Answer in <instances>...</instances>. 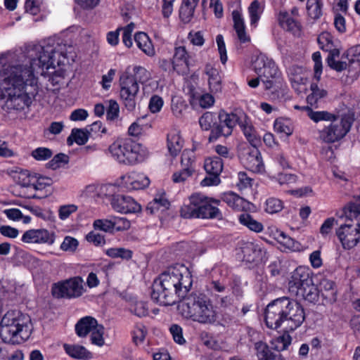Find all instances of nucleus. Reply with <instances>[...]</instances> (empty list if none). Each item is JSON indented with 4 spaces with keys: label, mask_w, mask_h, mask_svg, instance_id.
<instances>
[{
    "label": "nucleus",
    "mask_w": 360,
    "mask_h": 360,
    "mask_svg": "<svg viewBox=\"0 0 360 360\" xmlns=\"http://www.w3.org/2000/svg\"><path fill=\"white\" fill-rule=\"evenodd\" d=\"M243 255V260L252 263L258 261L262 257V248L257 244L248 242L241 248Z\"/></svg>",
    "instance_id": "28"
},
{
    "label": "nucleus",
    "mask_w": 360,
    "mask_h": 360,
    "mask_svg": "<svg viewBox=\"0 0 360 360\" xmlns=\"http://www.w3.org/2000/svg\"><path fill=\"white\" fill-rule=\"evenodd\" d=\"M217 118L221 123H224V128L221 127L214 133L222 134L223 136H229L232 134L233 128L238 124L239 126L242 123L243 119H246V114L243 111H234L228 113L224 110H220Z\"/></svg>",
    "instance_id": "14"
},
{
    "label": "nucleus",
    "mask_w": 360,
    "mask_h": 360,
    "mask_svg": "<svg viewBox=\"0 0 360 360\" xmlns=\"http://www.w3.org/2000/svg\"><path fill=\"white\" fill-rule=\"evenodd\" d=\"M286 332L293 331L300 327L305 319L302 306L297 301L284 297Z\"/></svg>",
    "instance_id": "10"
},
{
    "label": "nucleus",
    "mask_w": 360,
    "mask_h": 360,
    "mask_svg": "<svg viewBox=\"0 0 360 360\" xmlns=\"http://www.w3.org/2000/svg\"><path fill=\"white\" fill-rule=\"evenodd\" d=\"M303 70L301 67L291 66L288 68V74L294 89H298V86L304 84L306 79L302 75Z\"/></svg>",
    "instance_id": "41"
},
{
    "label": "nucleus",
    "mask_w": 360,
    "mask_h": 360,
    "mask_svg": "<svg viewBox=\"0 0 360 360\" xmlns=\"http://www.w3.org/2000/svg\"><path fill=\"white\" fill-rule=\"evenodd\" d=\"M68 32L65 30L45 38L43 43L46 45H66L67 41L65 40V37H67Z\"/></svg>",
    "instance_id": "51"
},
{
    "label": "nucleus",
    "mask_w": 360,
    "mask_h": 360,
    "mask_svg": "<svg viewBox=\"0 0 360 360\" xmlns=\"http://www.w3.org/2000/svg\"><path fill=\"white\" fill-rule=\"evenodd\" d=\"M188 55L185 49V46H176L172 59V69L178 73L181 70L178 68L182 66L184 68L188 67Z\"/></svg>",
    "instance_id": "31"
},
{
    "label": "nucleus",
    "mask_w": 360,
    "mask_h": 360,
    "mask_svg": "<svg viewBox=\"0 0 360 360\" xmlns=\"http://www.w3.org/2000/svg\"><path fill=\"white\" fill-rule=\"evenodd\" d=\"M264 9V3L258 0H254L250 4L248 11L250 18V25L255 28Z\"/></svg>",
    "instance_id": "34"
},
{
    "label": "nucleus",
    "mask_w": 360,
    "mask_h": 360,
    "mask_svg": "<svg viewBox=\"0 0 360 360\" xmlns=\"http://www.w3.org/2000/svg\"><path fill=\"white\" fill-rule=\"evenodd\" d=\"M255 349L259 360H284L281 354L273 353L264 342H256L255 344Z\"/></svg>",
    "instance_id": "35"
},
{
    "label": "nucleus",
    "mask_w": 360,
    "mask_h": 360,
    "mask_svg": "<svg viewBox=\"0 0 360 360\" xmlns=\"http://www.w3.org/2000/svg\"><path fill=\"white\" fill-rule=\"evenodd\" d=\"M89 134V131H84L83 129H77L75 128L72 130L70 136L68 138L67 142L69 145H71L72 143V139H74V141L79 145H84L85 144L89 139L88 134Z\"/></svg>",
    "instance_id": "43"
},
{
    "label": "nucleus",
    "mask_w": 360,
    "mask_h": 360,
    "mask_svg": "<svg viewBox=\"0 0 360 360\" xmlns=\"http://www.w3.org/2000/svg\"><path fill=\"white\" fill-rule=\"evenodd\" d=\"M338 217L345 218V223L337 229L336 235L343 248L350 250L360 241V198L349 203Z\"/></svg>",
    "instance_id": "3"
},
{
    "label": "nucleus",
    "mask_w": 360,
    "mask_h": 360,
    "mask_svg": "<svg viewBox=\"0 0 360 360\" xmlns=\"http://www.w3.org/2000/svg\"><path fill=\"white\" fill-rule=\"evenodd\" d=\"M97 321L91 316H85L79 319L75 325V331L80 338L86 337L97 326Z\"/></svg>",
    "instance_id": "29"
},
{
    "label": "nucleus",
    "mask_w": 360,
    "mask_h": 360,
    "mask_svg": "<svg viewBox=\"0 0 360 360\" xmlns=\"http://www.w3.org/2000/svg\"><path fill=\"white\" fill-rule=\"evenodd\" d=\"M40 48V50H38L39 52L38 59L41 63L42 65L49 66L54 63L53 57L54 52L51 49V51L45 50V47L49 48L50 46H38Z\"/></svg>",
    "instance_id": "48"
},
{
    "label": "nucleus",
    "mask_w": 360,
    "mask_h": 360,
    "mask_svg": "<svg viewBox=\"0 0 360 360\" xmlns=\"http://www.w3.org/2000/svg\"><path fill=\"white\" fill-rule=\"evenodd\" d=\"M192 285H172L158 291L159 297L151 296L156 303L163 306L179 302L178 309L183 316L202 324H211L216 321V312L210 300L202 294H188Z\"/></svg>",
    "instance_id": "1"
},
{
    "label": "nucleus",
    "mask_w": 360,
    "mask_h": 360,
    "mask_svg": "<svg viewBox=\"0 0 360 360\" xmlns=\"http://www.w3.org/2000/svg\"><path fill=\"white\" fill-rule=\"evenodd\" d=\"M114 229L117 231L127 230L130 228V221L124 217H112Z\"/></svg>",
    "instance_id": "63"
},
{
    "label": "nucleus",
    "mask_w": 360,
    "mask_h": 360,
    "mask_svg": "<svg viewBox=\"0 0 360 360\" xmlns=\"http://www.w3.org/2000/svg\"><path fill=\"white\" fill-rule=\"evenodd\" d=\"M194 172V169L182 168L172 175V180L174 183H183L190 177Z\"/></svg>",
    "instance_id": "58"
},
{
    "label": "nucleus",
    "mask_w": 360,
    "mask_h": 360,
    "mask_svg": "<svg viewBox=\"0 0 360 360\" xmlns=\"http://www.w3.org/2000/svg\"><path fill=\"white\" fill-rule=\"evenodd\" d=\"M120 96L127 109L132 111L136 105V97L139 90V84L129 75L120 77Z\"/></svg>",
    "instance_id": "11"
},
{
    "label": "nucleus",
    "mask_w": 360,
    "mask_h": 360,
    "mask_svg": "<svg viewBox=\"0 0 360 360\" xmlns=\"http://www.w3.org/2000/svg\"><path fill=\"white\" fill-rule=\"evenodd\" d=\"M240 127L251 146H257L260 143V139L247 115L246 119H243L240 124Z\"/></svg>",
    "instance_id": "30"
},
{
    "label": "nucleus",
    "mask_w": 360,
    "mask_h": 360,
    "mask_svg": "<svg viewBox=\"0 0 360 360\" xmlns=\"http://www.w3.org/2000/svg\"><path fill=\"white\" fill-rule=\"evenodd\" d=\"M200 198V193H194L191 195L188 202L181 207V217L185 219L198 218Z\"/></svg>",
    "instance_id": "22"
},
{
    "label": "nucleus",
    "mask_w": 360,
    "mask_h": 360,
    "mask_svg": "<svg viewBox=\"0 0 360 360\" xmlns=\"http://www.w3.org/2000/svg\"><path fill=\"white\" fill-rule=\"evenodd\" d=\"M184 141L178 133L172 132L167 135V148L171 155L175 157L181 150Z\"/></svg>",
    "instance_id": "37"
},
{
    "label": "nucleus",
    "mask_w": 360,
    "mask_h": 360,
    "mask_svg": "<svg viewBox=\"0 0 360 360\" xmlns=\"http://www.w3.org/2000/svg\"><path fill=\"white\" fill-rule=\"evenodd\" d=\"M252 65L256 73L266 79L277 77L279 74L278 68L274 61L263 53L257 55L252 61Z\"/></svg>",
    "instance_id": "15"
},
{
    "label": "nucleus",
    "mask_w": 360,
    "mask_h": 360,
    "mask_svg": "<svg viewBox=\"0 0 360 360\" xmlns=\"http://www.w3.org/2000/svg\"><path fill=\"white\" fill-rule=\"evenodd\" d=\"M105 253L112 258L120 257L124 259H129L132 257V251L123 248H109L105 251Z\"/></svg>",
    "instance_id": "49"
},
{
    "label": "nucleus",
    "mask_w": 360,
    "mask_h": 360,
    "mask_svg": "<svg viewBox=\"0 0 360 360\" xmlns=\"http://www.w3.org/2000/svg\"><path fill=\"white\" fill-rule=\"evenodd\" d=\"M205 73L208 77V84L211 92L217 93L221 91V78L217 69L207 64L205 68Z\"/></svg>",
    "instance_id": "27"
},
{
    "label": "nucleus",
    "mask_w": 360,
    "mask_h": 360,
    "mask_svg": "<svg viewBox=\"0 0 360 360\" xmlns=\"http://www.w3.org/2000/svg\"><path fill=\"white\" fill-rule=\"evenodd\" d=\"M283 208V202L276 198H269L266 200L264 210L269 214H275L281 211Z\"/></svg>",
    "instance_id": "47"
},
{
    "label": "nucleus",
    "mask_w": 360,
    "mask_h": 360,
    "mask_svg": "<svg viewBox=\"0 0 360 360\" xmlns=\"http://www.w3.org/2000/svg\"><path fill=\"white\" fill-rule=\"evenodd\" d=\"M134 75H130L134 78L136 82L143 84L149 80L150 77V72L144 68L137 66L134 68Z\"/></svg>",
    "instance_id": "52"
},
{
    "label": "nucleus",
    "mask_w": 360,
    "mask_h": 360,
    "mask_svg": "<svg viewBox=\"0 0 360 360\" xmlns=\"http://www.w3.org/2000/svg\"><path fill=\"white\" fill-rule=\"evenodd\" d=\"M79 245L78 240L71 236H65L60 245V249L65 252H75Z\"/></svg>",
    "instance_id": "55"
},
{
    "label": "nucleus",
    "mask_w": 360,
    "mask_h": 360,
    "mask_svg": "<svg viewBox=\"0 0 360 360\" xmlns=\"http://www.w3.org/2000/svg\"><path fill=\"white\" fill-rule=\"evenodd\" d=\"M312 59L314 62V79L319 82L321 79V75L322 73V62H321V56L320 52L317 51L313 53Z\"/></svg>",
    "instance_id": "60"
},
{
    "label": "nucleus",
    "mask_w": 360,
    "mask_h": 360,
    "mask_svg": "<svg viewBox=\"0 0 360 360\" xmlns=\"http://www.w3.org/2000/svg\"><path fill=\"white\" fill-rule=\"evenodd\" d=\"M297 296L302 297L311 303H315L319 300V290L311 281L310 284L301 290Z\"/></svg>",
    "instance_id": "39"
},
{
    "label": "nucleus",
    "mask_w": 360,
    "mask_h": 360,
    "mask_svg": "<svg viewBox=\"0 0 360 360\" xmlns=\"http://www.w3.org/2000/svg\"><path fill=\"white\" fill-rule=\"evenodd\" d=\"M36 94V79L30 68H13L1 84L0 104L8 113L16 112L30 106Z\"/></svg>",
    "instance_id": "2"
},
{
    "label": "nucleus",
    "mask_w": 360,
    "mask_h": 360,
    "mask_svg": "<svg viewBox=\"0 0 360 360\" xmlns=\"http://www.w3.org/2000/svg\"><path fill=\"white\" fill-rule=\"evenodd\" d=\"M264 320L268 328L277 329L283 326L286 332L284 297L273 300L266 306Z\"/></svg>",
    "instance_id": "8"
},
{
    "label": "nucleus",
    "mask_w": 360,
    "mask_h": 360,
    "mask_svg": "<svg viewBox=\"0 0 360 360\" xmlns=\"http://www.w3.org/2000/svg\"><path fill=\"white\" fill-rule=\"evenodd\" d=\"M313 281L310 270L305 266H298L290 275L288 281V290L292 295H297L299 292Z\"/></svg>",
    "instance_id": "13"
},
{
    "label": "nucleus",
    "mask_w": 360,
    "mask_h": 360,
    "mask_svg": "<svg viewBox=\"0 0 360 360\" xmlns=\"http://www.w3.org/2000/svg\"><path fill=\"white\" fill-rule=\"evenodd\" d=\"M340 50L338 49L330 50L326 58L328 65L337 72H342L348 68V71L350 72L354 68L356 70V76H358L360 72V60L349 59L347 64V61L343 60L345 54L340 57Z\"/></svg>",
    "instance_id": "12"
},
{
    "label": "nucleus",
    "mask_w": 360,
    "mask_h": 360,
    "mask_svg": "<svg viewBox=\"0 0 360 360\" xmlns=\"http://www.w3.org/2000/svg\"><path fill=\"white\" fill-rule=\"evenodd\" d=\"M22 240L25 243L52 245L55 240V236L53 233H49L46 229H31L24 233Z\"/></svg>",
    "instance_id": "20"
},
{
    "label": "nucleus",
    "mask_w": 360,
    "mask_h": 360,
    "mask_svg": "<svg viewBox=\"0 0 360 360\" xmlns=\"http://www.w3.org/2000/svg\"><path fill=\"white\" fill-rule=\"evenodd\" d=\"M192 283L193 281L189 273L186 272V275H184L179 269L169 268L153 281L151 296H157L158 297L159 292L158 291H164L165 288L172 285H183L184 287H186L192 285Z\"/></svg>",
    "instance_id": "6"
},
{
    "label": "nucleus",
    "mask_w": 360,
    "mask_h": 360,
    "mask_svg": "<svg viewBox=\"0 0 360 360\" xmlns=\"http://www.w3.org/2000/svg\"><path fill=\"white\" fill-rule=\"evenodd\" d=\"M33 184L30 188L34 191H42L46 186H50L53 184V181L51 178L46 176H39L35 174L34 177Z\"/></svg>",
    "instance_id": "50"
},
{
    "label": "nucleus",
    "mask_w": 360,
    "mask_h": 360,
    "mask_svg": "<svg viewBox=\"0 0 360 360\" xmlns=\"http://www.w3.org/2000/svg\"><path fill=\"white\" fill-rule=\"evenodd\" d=\"M94 227L96 230H101L105 232H112L114 230L112 219H96L94 222Z\"/></svg>",
    "instance_id": "56"
},
{
    "label": "nucleus",
    "mask_w": 360,
    "mask_h": 360,
    "mask_svg": "<svg viewBox=\"0 0 360 360\" xmlns=\"http://www.w3.org/2000/svg\"><path fill=\"white\" fill-rule=\"evenodd\" d=\"M68 161L69 157L67 155L58 153L47 163V167L52 169H56L60 167L61 164H67Z\"/></svg>",
    "instance_id": "53"
},
{
    "label": "nucleus",
    "mask_w": 360,
    "mask_h": 360,
    "mask_svg": "<svg viewBox=\"0 0 360 360\" xmlns=\"http://www.w3.org/2000/svg\"><path fill=\"white\" fill-rule=\"evenodd\" d=\"M163 105V100L162 98L157 95L153 96L149 101L148 108L151 112L155 113L162 109Z\"/></svg>",
    "instance_id": "64"
},
{
    "label": "nucleus",
    "mask_w": 360,
    "mask_h": 360,
    "mask_svg": "<svg viewBox=\"0 0 360 360\" xmlns=\"http://www.w3.org/2000/svg\"><path fill=\"white\" fill-rule=\"evenodd\" d=\"M310 89L311 93L307 98V103L311 106L317 108L319 101L327 96V91L320 89L316 83H312Z\"/></svg>",
    "instance_id": "40"
},
{
    "label": "nucleus",
    "mask_w": 360,
    "mask_h": 360,
    "mask_svg": "<svg viewBox=\"0 0 360 360\" xmlns=\"http://www.w3.org/2000/svg\"><path fill=\"white\" fill-rule=\"evenodd\" d=\"M65 352L71 357L79 359H89L91 354L84 347L78 345L64 344Z\"/></svg>",
    "instance_id": "36"
},
{
    "label": "nucleus",
    "mask_w": 360,
    "mask_h": 360,
    "mask_svg": "<svg viewBox=\"0 0 360 360\" xmlns=\"http://www.w3.org/2000/svg\"><path fill=\"white\" fill-rule=\"evenodd\" d=\"M35 176V173H31L28 170H20L17 174L16 181L17 183L24 188H30L32 184H33L34 177Z\"/></svg>",
    "instance_id": "45"
},
{
    "label": "nucleus",
    "mask_w": 360,
    "mask_h": 360,
    "mask_svg": "<svg viewBox=\"0 0 360 360\" xmlns=\"http://www.w3.org/2000/svg\"><path fill=\"white\" fill-rule=\"evenodd\" d=\"M130 311L139 317L146 316L148 314V308L144 302H136L130 308Z\"/></svg>",
    "instance_id": "59"
},
{
    "label": "nucleus",
    "mask_w": 360,
    "mask_h": 360,
    "mask_svg": "<svg viewBox=\"0 0 360 360\" xmlns=\"http://www.w3.org/2000/svg\"><path fill=\"white\" fill-rule=\"evenodd\" d=\"M291 343V337L288 334L285 333L281 336H279L273 343L274 345V348L277 351H283L287 349V347Z\"/></svg>",
    "instance_id": "57"
},
{
    "label": "nucleus",
    "mask_w": 360,
    "mask_h": 360,
    "mask_svg": "<svg viewBox=\"0 0 360 360\" xmlns=\"http://www.w3.org/2000/svg\"><path fill=\"white\" fill-rule=\"evenodd\" d=\"M112 208L121 213H136L141 211V205L131 197L124 195H115L111 200Z\"/></svg>",
    "instance_id": "18"
},
{
    "label": "nucleus",
    "mask_w": 360,
    "mask_h": 360,
    "mask_svg": "<svg viewBox=\"0 0 360 360\" xmlns=\"http://www.w3.org/2000/svg\"><path fill=\"white\" fill-rule=\"evenodd\" d=\"M353 119L349 115H344L340 119L335 117L331 124L321 132V138L327 143H333L342 139L349 131Z\"/></svg>",
    "instance_id": "9"
},
{
    "label": "nucleus",
    "mask_w": 360,
    "mask_h": 360,
    "mask_svg": "<svg viewBox=\"0 0 360 360\" xmlns=\"http://www.w3.org/2000/svg\"><path fill=\"white\" fill-rule=\"evenodd\" d=\"M303 109L307 112L308 117L315 122L321 120H332L334 115L327 111H313L309 106H304Z\"/></svg>",
    "instance_id": "46"
},
{
    "label": "nucleus",
    "mask_w": 360,
    "mask_h": 360,
    "mask_svg": "<svg viewBox=\"0 0 360 360\" xmlns=\"http://www.w3.org/2000/svg\"><path fill=\"white\" fill-rule=\"evenodd\" d=\"M134 23H130L124 28H118L115 31L110 32L107 34V41L111 45H117L118 43L119 31L122 30V42L124 45H131V33L134 30Z\"/></svg>",
    "instance_id": "23"
},
{
    "label": "nucleus",
    "mask_w": 360,
    "mask_h": 360,
    "mask_svg": "<svg viewBox=\"0 0 360 360\" xmlns=\"http://www.w3.org/2000/svg\"><path fill=\"white\" fill-rule=\"evenodd\" d=\"M319 292L326 304H333L337 300V289L335 283L328 279H323L320 283Z\"/></svg>",
    "instance_id": "26"
},
{
    "label": "nucleus",
    "mask_w": 360,
    "mask_h": 360,
    "mask_svg": "<svg viewBox=\"0 0 360 360\" xmlns=\"http://www.w3.org/2000/svg\"><path fill=\"white\" fill-rule=\"evenodd\" d=\"M141 145L130 139H120L113 142L108 148L112 156L120 163L132 165L143 161L140 153Z\"/></svg>",
    "instance_id": "5"
},
{
    "label": "nucleus",
    "mask_w": 360,
    "mask_h": 360,
    "mask_svg": "<svg viewBox=\"0 0 360 360\" xmlns=\"http://www.w3.org/2000/svg\"><path fill=\"white\" fill-rule=\"evenodd\" d=\"M323 3L321 0H307V13L312 19H319L322 15Z\"/></svg>",
    "instance_id": "42"
},
{
    "label": "nucleus",
    "mask_w": 360,
    "mask_h": 360,
    "mask_svg": "<svg viewBox=\"0 0 360 360\" xmlns=\"http://www.w3.org/2000/svg\"><path fill=\"white\" fill-rule=\"evenodd\" d=\"M217 116L211 112H206L199 119V124L202 129L212 130L217 123Z\"/></svg>",
    "instance_id": "44"
},
{
    "label": "nucleus",
    "mask_w": 360,
    "mask_h": 360,
    "mask_svg": "<svg viewBox=\"0 0 360 360\" xmlns=\"http://www.w3.org/2000/svg\"><path fill=\"white\" fill-rule=\"evenodd\" d=\"M53 155L47 148H37L32 152V156L37 160L43 161L49 159Z\"/></svg>",
    "instance_id": "61"
},
{
    "label": "nucleus",
    "mask_w": 360,
    "mask_h": 360,
    "mask_svg": "<svg viewBox=\"0 0 360 360\" xmlns=\"http://www.w3.org/2000/svg\"><path fill=\"white\" fill-rule=\"evenodd\" d=\"M212 202L218 204L219 200L208 198L200 194L198 210V218L202 219H222V214L219 210L212 205Z\"/></svg>",
    "instance_id": "19"
},
{
    "label": "nucleus",
    "mask_w": 360,
    "mask_h": 360,
    "mask_svg": "<svg viewBox=\"0 0 360 360\" xmlns=\"http://www.w3.org/2000/svg\"><path fill=\"white\" fill-rule=\"evenodd\" d=\"M28 326L15 311H8L0 323V337L6 343L19 344L27 337Z\"/></svg>",
    "instance_id": "4"
},
{
    "label": "nucleus",
    "mask_w": 360,
    "mask_h": 360,
    "mask_svg": "<svg viewBox=\"0 0 360 360\" xmlns=\"http://www.w3.org/2000/svg\"><path fill=\"white\" fill-rule=\"evenodd\" d=\"M239 221L243 226L248 227L250 231L260 233L264 229L263 224L255 219L250 214L243 213L239 216Z\"/></svg>",
    "instance_id": "38"
},
{
    "label": "nucleus",
    "mask_w": 360,
    "mask_h": 360,
    "mask_svg": "<svg viewBox=\"0 0 360 360\" xmlns=\"http://www.w3.org/2000/svg\"><path fill=\"white\" fill-rule=\"evenodd\" d=\"M104 328L101 325L97 324V326L91 332V343L98 346H102L104 344V339L103 337Z\"/></svg>",
    "instance_id": "54"
},
{
    "label": "nucleus",
    "mask_w": 360,
    "mask_h": 360,
    "mask_svg": "<svg viewBox=\"0 0 360 360\" xmlns=\"http://www.w3.org/2000/svg\"><path fill=\"white\" fill-rule=\"evenodd\" d=\"M127 186L131 189L139 190L148 187L150 184L148 177L143 174L131 172L123 177Z\"/></svg>",
    "instance_id": "25"
},
{
    "label": "nucleus",
    "mask_w": 360,
    "mask_h": 360,
    "mask_svg": "<svg viewBox=\"0 0 360 360\" xmlns=\"http://www.w3.org/2000/svg\"><path fill=\"white\" fill-rule=\"evenodd\" d=\"M204 167L209 176L201 181V185L210 186L219 184V176L223 169L222 160L218 157L207 158L205 161Z\"/></svg>",
    "instance_id": "16"
},
{
    "label": "nucleus",
    "mask_w": 360,
    "mask_h": 360,
    "mask_svg": "<svg viewBox=\"0 0 360 360\" xmlns=\"http://www.w3.org/2000/svg\"><path fill=\"white\" fill-rule=\"evenodd\" d=\"M199 1L200 0H182L179 8V18L182 22L186 23L191 21Z\"/></svg>",
    "instance_id": "33"
},
{
    "label": "nucleus",
    "mask_w": 360,
    "mask_h": 360,
    "mask_svg": "<svg viewBox=\"0 0 360 360\" xmlns=\"http://www.w3.org/2000/svg\"><path fill=\"white\" fill-rule=\"evenodd\" d=\"M83 283V279L81 277L75 276L54 283L51 288L52 295L57 299L79 297L84 292Z\"/></svg>",
    "instance_id": "7"
},
{
    "label": "nucleus",
    "mask_w": 360,
    "mask_h": 360,
    "mask_svg": "<svg viewBox=\"0 0 360 360\" xmlns=\"http://www.w3.org/2000/svg\"><path fill=\"white\" fill-rule=\"evenodd\" d=\"M222 200L237 211L243 210L249 206V202L247 200L233 192L224 193Z\"/></svg>",
    "instance_id": "32"
},
{
    "label": "nucleus",
    "mask_w": 360,
    "mask_h": 360,
    "mask_svg": "<svg viewBox=\"0 0 360 360\" xmlns=\"http://www.w3.org/2000/svg\"><path fill=\"white\" fill-rule=\"evenodd\" d=\"M244 166L252 172H259L264 168L262 158L257 146H248L240 154Z\"/></svg>",
    "instance_id": "17"
},
{
    "label": "nucleus",
    "mask_w": 360,
    "mask_h": 360,
    "mask_svg": "<svg viewBox=\"0 0 360 360\" xmlns=\"http://www.w3.org/2000/svg\"><path fill=\"white\" fill-rule=\"evenodd\" d=\"M233 27L240 43L250 41V37L245 32V20L240 11L234 10L232 12Z\"/></svg>",
    "instance_id": "24"
},
{
    "label": "nucleus",
    "mask_w": 360,
    "mask_h": 360,
    "mask_svg": "<svg viewBox=\"0 0 360 360\" xmlns=\"http://www.w3.org/2000/svg\"><path fill=\"white\" fill-rule=\"evenodd\" d=\"M278 22L283 29L292 33L293 35L297 37H300L301 35V24L288 12L280 11L278 15Z\"/></svg>",
    "instance_id": "21"
},
{
    "label": "nucleus",
    "mask_w": 360,
    "mask_h": 360,
    "mask_svg": "<svg viewBox=\"0 0 360 360\" xmlns=\"http://www.w3.org/2000/svg\"><path fill=\"white\" fill-rule=\"evenodd\" d=\"M107 108V119L109 120H114L117 118L120 112V108L118 103L114 100H110L108 101Z\"/></svg>",
    "instance_id": "62"
}]
</instances>
